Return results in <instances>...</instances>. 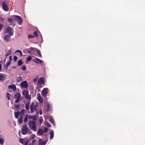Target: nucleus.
Here are the masks:
<instances>
[{
  "mask_svg": "<svg viewBox=\"0 0 145 145\" xmlns=\"http://www.w3.org/2000/svg\"><path fill=\"white\" fill-rule=\"evenodd\" d=\"M28 125L31 130L36 131L37 130V124L36 122L33 120H29Z\"/></svg>",
  "mask_w": 145,
  "mask_h": 145,
  "instance_id": "f257e3e1",
  "label": "nucleus"
},
{
  "mask_svg": "<svg viewBox=\"0 0 145 145\" xmlns=\"http://www.w3.org/2000/svg\"><path fill=\"white\" fill-rule=\"evenodd\" d=\"M30 131V129L28 128L27 125L25 124L23 126L22 129V133L23 135L27 134L28 131Z\"/></svg>",
  "mask_w": 145,
  "mask_h": 145,
  "instance_id": "f03ea898",
  "label": "nucleus"
},
{
  "mask_svg": "<svg viewBox=\"0 0 145 145\" xmlns=\"http://www.w3.org/2000/svg\"><path fill=\"white\" fill-rule=\"evenodd\" d=\"M38 107V106L36 104L35 105L34 103H32L30 106L31 113H32L34 112V111L36 110Z\"/></svg>",
  "mask_w": 145,
  "mask_h": 145,
  "instance_id": "7ed1b4c3",
  "label": "nucleus"
},
{
  "mask_svg": "<svg viewBox=\"0 0 145 145\" xmlns=\"http://www.w3.org/2000/svg\"><path fill=\"white\" fill-rule=\"evenodd\" d=\"M15 19L17 22L19 24L21 25L22 23V19L21 17L19 16L15 15L14 16Z\"/></svg>",
  "mask_w": 145,
  "mask_h": 145,
  "instance_id": "20e7f679",
  "label": "nucleus"
},
{
  "mask_svg": "<svg viewBox=\"0 0 145 145\" xmlns=\"http://www.w3.org/2000/svg\"><path fill=\"white\" fill-rule=\"evenodd\" d=\"M21 97V95L19 93H18L15 95L14 98L16 99L15 102L16 103H18L20 101Z\"/></svg>",
  "mask_w": 145,
  "mask_h": 145,
  "instance_id": "39448f33",
  "label": "nucleus"
},
{
  "mask_svg": "<svg viewBox=\"0 0 145 145\" xmlns=\"http://www.w3.org/2000/svg\"><path fill=\"white\" fill-rule=\"evenodd\" d=\"M48 89L47 88H44L41 92L42 96L43 97H45L48 93Z\"/></svg>",
  "mask_w": 145,
  "mask_h": 145,
  "instance_id": "423d86ee",
  "label": "nucleus"
},
{
  "mask_svg": "<svg viewBox=\"0 0 145 145\" xmlns=\"http://www.w3.org/2000/svg\"><path fill=\"white\" fill-rule=\"evenodd\" d=\"M2 8L5 11H8V7L6 3L3 2L2 3Z\"/></svg>",
  "mask_w": 145,
  "mask_h": 145,
  "instance_id": "0eeeda50",
  "label": "nucleus"
},
{
  "mask_svg": "<svg viewBox=\"0 0 145 145\" xmlns=\"http://www.w3.org/2000/svg\"><path fill=\"white\" fill-rule=\"evenodd\" d=\"M45 83L44 80L42 77H41L38 80L37 84L38 85H42Z\"/></svg>",
  "mask_w": 145,
  "mask_h": 145,
  "instance_id": "6e6552de",
  "label": "nucleus"
},
{
  "mask_svg": "<svg viewBox=\"0 0 145 145\" xmlns=\"http://www.w3.org/2000/svg\"><path fill=\"white\" fill-rule=\"evenodd\" d=\"M28 86V85L26 81H24L21 84V87L23 88H26Z\"/></svg>",
  "mask_w": 145,
  "mask_h": 145,
  "instance_id": "1a4fd4ad",
  "label": "nucleus"
},
{
  "mask_svg": "<svg viewBox=\"0 0 145 145\" xmlns=\"http://www.w3.org/2000/svg\"><path fill=\"white\" fill-rule=\"evenodd\" d=\"M36 136L34 134H32L29 137V139H27L28 141L30 142L32 140H33L34 138H35Z\"/></svg>",
  "mask_w": 145,
  "mask_h": 145,
  "instance_id": "9d476101",
  "label": "nucleus"
},
{
  "mask_svg": "<svg viewBox=\"0 0 145 145\" xmlns=\"http://www.w3.org/2000/svg\"><path fill=\"white\" fill-rule=\"evenodd\" d=\"M43 130L42 129H39L37 131V133L39 135H42L43 134Z\"/></svg>",
  "mask_w": 145,
  "mask_h": 145,
  "instance_id": "9b49d317",
  "label": "nucleus"
},
{
  "mask_svg": "<svg viewBox=\"0 0 145 145\" xmlns=\"http://www.w3.org/2000/svg\"><path fill=\"white\" fill-rule=\"evenodd\" d=\"M39 142V145H45L46 143V142L45 141L42 142V139H40Z\"/></svg>",
  "mask_w": 145,
  "mask_h": 145,
  "instance_id": "f8f14e48",
  "label": "nucleus"
},
{
  "mask_svg": "<svg viewBox=\"0 0 145 145\" xmlns=\"http://www.w3.org/2000/svg\"><path fill=\"white\" fill-rule=\"evenodd\" d=\"M10 89H12L14 91H15L16 89V88L14 84H12L10 85Z\"/></svg>",
  "mask_w": 145,
  "mask_h": 145,
  "instance_id": "ddd939ff",
  "label": "nucleus"
},
{
  "mask_svg": "<svg viewBox=\"0 0 145 145\" xmlns=\"http://www.w3.org/2000/svg\"><path fill=\"white\" fill-rule=\"evenodd\" d=\"M49 134L50 135V140H51L54 137V132L53 131V130H51L49 133Z\"/></svg>",
  "mask_w": 145,
  "mask_h": 145,
  "instance_id": "4468645a",
  "label": "nucleus"
},
{
  "mask_svg": "<svg viewBox=\"0 0 145 145\" xmlns=\"http://www.w3.org/2000/svg\"><path fill=\"white\" fill-rule=\"evenodd\" d=\"M38 100L40 103H42L43 102V99L40 94H39V95L38 97Z\"/></svg>",
  "mask_w": 145,
  "mask_h": 145,
  "instance_id": "2eb2a0df",
  "label": "nucleus"
},
{
  "mask_svg": "<svg viewBox=\"0 0 145 145\" xmlns=\"http://www.w3.org/2000/svg\"><path fill=\"white\" fill-rule=\"evenodd\" d=\"M9 35H7L5 36L4 39V41L5 42H8L9 40Z\"/></svg>",
  "mask_w": 145,
  "mask_h": 145,
  "instance_id": "dca6fc26",
  "label": "nucleus"
},
{
  "mask_svg": "<svg viewBox=\"0 0 145 145\" xmlns=\"http://www.w3.org/2000/svg\"><path fill=\"white\" fill-rule=\"evenodd\" d=\"M29 105H30V103L27 102L26 103L25 105V108L26 109L28 110H29Z\"/></svg>",
  "mask_w": 145,
  "mask_h": 145,
  "instance_id": "f3484780",
  "label": "nucleus"
},
{
  "mask_svg": "<svg viewBox=\"0 0 145 145\" xmlns=\"http://www.w3.org/2000/svg\"><path fill=\"white\" fill-rule=\"evenodd\" d=\"M34 50V48H31L29 50H28L27 52L30 54L33 53V51Z\"/></svg>",
  "mask_w": 145,
  "mask_h": 145,
  "instance_id": "a211bd4d",
  "label": "nucleus"
},
{
  "mask_svg": "<svg viewBox=\"0 0 145 145\" xmlns=\"http://www.w3.org/2000/svg\"><path fill=\"white\" fill-rule=\"evenodd\" d=\"M22 93L25 96L29 93V92L28 91L27 89H25L23 91Z\"/></svg>",
  "mask_w": 145,
  "mask_h": 145,
  "instance_id": "6ab92c4d",
  "label": "nucleus"
},
{
  "mask_svg": "<svg viewBox=\"0 0 145 145\" xmlns=\"http://www.w3.org/2000/svg\"><path fill=\"white\" fill-rule=\"evenodd\" d=\"M16 53H17V55H18V56H22V52L20 50H17L16 52Z\"/></svg>",
  "mask_w": 145,
  "mask_h": 145,
  "instance_id": "aec40b11",
  "label": "nucleus"
},
{
  "mask_svg": "<svg viewBox=\"0 0 145 145\" xmlns=\"http://www.w3.org/2000/svg\"><path fill=\"white\" fill-rule=\"evenodd\" d=\"M25 112V109H23L21 111L19 112V114L21 116H23V115L24 114Z\"/></svg>",
  "mask_w": 145,
  "mask_h": 145,
  "instance_id": "412c9836",
  "label": "nucleus"
},
{
  "mask_svg": "<svg viewBox=\"0 0 145 145\" xmlns=\"http://www.w3.org/2000/svg\"><path fill=\"white\" fill-rule=\"evenodd\" d=\"M14 30L12 28L10 27V36L12 35H13Z\"/></svg>",
  "mask_w": 145,
  "mask_h": 145,
  "instance_id": "4be33fe9",
  "label": "nucleus"
},
{
  "mask_svg": "<svg viewBox=\"0 0 145 145\" xmlns=\"http://www.w3.org/2000/svg\"><path fill=\"white\" fill-rule=\"evenodd\" d=\"M4 79V76L3 74L2 73H0V81L3 80Z\"/></svg>",
  "mask_w": 145,
  "mask_h": 145,
  "instance_id": "5701e85b",
  "label": "nucleus"
},
{
  "mask_svg": "<svg viewBox=\"0 0 145 145\" xmlns=\"http://www.w3.org/2000/svg\"><path fill=\"white\" fill-rule=\"evenodd\" d=\"M23 116H21L18 119V123L20 124H21L23 121Z\"/></svg>",
  "mask_w": 145,
  "mask_h": 145,
  "instance_id": "b1692460",
  "label": "nucleus"
},
{
  "mask_svg": "<svg viewBox=\"0 0 145 145\" xmlns=\"http://www.w3.org/2000/svg\"><path fill=\"white\" fill-rule=\"evenodd\" d=\"M23 64L22 61L21 60H19L18 62V66H20Z\"/></svg>",
  "mask_w": 145,
  "mask_h": 145,
  "instance_id": "393cba45",
  "label": "nucleus"
},
{
  "mask_svg": "<svg viewBox=\"0 0 145 145\" xmlns=\"http://www.w3.org/2000/svg\"><path fill=\"white\" fill-rule=\"evenodd\" d=\"M19 115H20L19 111H17L15 112V116L16 118H18Z\"/></svg>",
  "mask_w": 145,
  "mask_h": 145,
  "instance_id": "a878e982",
  "label": "nucleus"
},
{
  "mask_svg": "<svg viewBox=\"0 0 145 145\" xmlns=\"http://www.w3.org/2000/svg\"><path fill=\"white\" fill-rule=\"evenodd\" d=\"M25 97L28 100H30L31 99V97L28 94L25 96Z\"/></svg>",
  "mask_w": 145,
  "mask_h": 145,
  "instance_id": "bb28decb",
  "label": "nucleus"
},
{
  "mask_svg": "<svg viewBox=\"0 0 145 145\" xmlns=\"http://www.w3.org/2000/svg\"><path fill=\"white\" fill-rule=\"evenodd\" d=\"M50 122L53 124L54 125V123H55V122H54V119L53 118H52V117H50Z\"/></svg>",
  "mask_w": 145,
  "mask_h": 145,
  "instance_id": "cd10ccee",
  "label": "nucleus"
},
{
  "mask_svg": "<svg viewBox=\"0 0 145 145\" xmlns=\"http://www.w3.org/2000/svg\"><path fill=\"white\" fill-rule=\"evenodd\" d=\"M37 54L39 55V57H41L42 55H41V54L40 52V51L39 50L37 49Z\"/></svg>",
  "mask_w": 145,
  "mask_h": 145,
  "instance_id": "c85d7f7f",
  "label": "nucleus"
},
{
  "mask_svg": "<svg viewBox=\"0 0 145 145\" xmlns=\"http://www.w3.org/2000/svg\"><path fill=\"white\" fill-rule=\"evenodd\" d=\"M36 141V140H33L32 141V142L29 143V145H32H32H34V144L35 143Z\"/></svg>",
  "mask_w": 145,
  "mask_h": 145,
  "instance_id": "c756f323",
  "label": "nucleus"
},
{
  "mask_svg": "<svg viewBox=\"0 0 145 145\" xmlns=\"http://www.w3.org/2000/svg\"><path fill=\"white\" fill-rule=\"evenodd\" d=\"M35 59L37 61H39V64H40L42 63V61L41 60L39 59H38V58H36Z\"/></svg>",
  "mask_w": 145,
  "mask_h": 145,
  "instance_id": "7c9ffc66",
  "label": "nucleus"
},
{
  "mask_svg": "<svg viewBox=\"0 0 145 145\" xmlns=\"http://www.w3.org/2000/svg\"><path fill=\"white\" fill-rule=\"evenodd\" d=\"M19 142L22 144H23L24 142V140L23 138H20L19 140Z\"/></svg>",
  "mask_w": 145,
  "mask_h": 145,
  "instance_id": "2f4dec72",
  "label": "nucleus"
},
{
  "mask_svg": "<svg viewBox=\"0 0 145 145\" xmlns=\"http://www.w3.org/2000/svg\"><path fill=\"white\" fill-rule=\"evenodd\" d=\"M22 78L21 77H19L18 78L17 81L18 82H20L21 80H22Z\"/></svg>",
  "mask_w": 145,
  "mask_h": 145,
  "instance_id": "473e14b6",
  "label": "nucleus"
},
{
  "mask_svg": "<svg viewBox=\"0 0 145 145\" xmlns=\"http://www.w3.org/2000/svg\"><path fill=\"white\" fill-rule=\"evenodd\" d=\"M33 35L35 37H37L38 36V34L37 31H35L33 33Z\"/></svg>",
  "mask_w": 145,
  "mask_h": 145,
  "instance_id": "72a5a7b5",
  "label": "nucleus"
},
{
  "mask_svg": "<svg viewBox=\"0 0 145 145\" xmlns=\"http://www.w3.org/2000/svg\"><path fill=\"white\" fill-rule=\"evenodd\" d=\"M28 39H32L34 38V36L33 35H29L28 36Z\"/></svg>",
  "mask_w": 145,
  "mask_h": 145,
  "instance_id": "f704fd0d",
  "label": "nucleus"
},
{
  "mask_svg": "<svg viewBox=\"0 0 145 145\" xmlns=\"http://www.w3.org/2000/svg\"><path fill=\"white\" fill-rule=\"evenodd\" d=\"M14 105V108L15 109H19V104H18V105Z\"/></svg>",
  "mask_w": 145,
  "mask_h": 145,
  "instance_id": "c9c22d12",
  "label": "nucleus"
},
{
  "mask_svg": "<svg viewBox=\"0 0 145 145\" xmlns=\"http://www.w3.org/2000/svg\"><path fill=\"white\" fill-rule=\"evenodd\" d=\"M4 142V140L3 139L1 138L0 139V143L1 144H3Z\"/></svg>",
  "mask_w": 145,
  "mask_h": 145,
  "instance_id": "e433bc0d",
  "label": "nucleus"
},
{
  "mask_svg": "<svg viewBox=\"0 0 145 145\" xmlns=\"http://www.w3.org/2000/svg\"><path fill=\"white\" fill-rule=\"evenodd\" d=\"M21 69L23 71H25L26 70V66L25 65H23Z\"/></svg>",
  "mask_w": 145,
  "mask_h": 145,
  "instance_id": "4c0bfd02",
  "label": "nucleus"
},
{
  "mask_svg": "<svg viewBox=\"0 0 145 145\" xmlns=\"http://www.w3.org/2000/svg\"><path fill=\"white\" fill-rule=\"evenodd\" d=\"M27 114L26 117L24 119V121L25 122H26L27 121Z\"/></svg>",
  "mask_w": 145,
  "mask_h": 145,
  "instance_id": "58836bf2",
  "label": "nucleus"
},
{
  "mask_svg": "<svg viewBox=\"0 0 145 145\" xmlns=\"http://www.w3.org/2000/svg\"><path fill=\"white\" fill-rule=\"evenodd\" d=\"M32 57L31 56H29L28 57V58L27 59V60L28 61H31L32 59Z\"/></svg>",
  "mask_w": 145,
  "mask_h": 145,
  "instance_id": "ea45409f",
  "label": "nucleus"
},
{
  "mask_svg": "<svg viewBox=\"0 0 145 145\" xmlns=\"http://www.w3.org/2000/svg\"><path fill=\"white\" fill-rule=\"evenodd\" d=\"M17 58H18L16 56H14L13 57L14 61H16L17 60Z\"/></svg>",
  "mask_w": 145,
  "mask_h": 145,
  "instance_id": "a19ab883",
  "label": "nucleus"
},
{
  "mask_svg": "<svg viewBox=\"0 0 145 145\" xmlns=\"http://www.w3.org/2000/svg\"><path fill=\"white\" fill-rule=\"evenodd\" d=\"M3 26V25L2 24H0V31H1L2 30Z\"/></svg>",
  "mask_w": 145,
  "mask_h": 145,
  "instance_id": "79ce46f5",
  "label": "nucleus"
},
{
  "mask_svg": "<svg viewBox=\"0 0 145 145\" xmlns=\"http://www.w3.org/2000/svg\"><path fill=\"white\" fill-rule=\"evenodd\" d=\"M5 32L9 33V27H8L5 30Z\"/></svg>",
  "mask_w": 145,
  "mask_h": 145,
  "instance_id": "37998d69",
  "label": "nucleus"
},
{
  "mask_svg": "<svg viewBox=\"0 0 145 145\" xmlns=\"http://www.w3.org/2000/svg\"><path fill=\"white\" fill-rule=\"evenodd\" d=\"M48 130V128H47V127H45L44 128V130L43 131L44 133L46 132Z\"/></svg>",
  "mask_w": 145,
  "mask_h": 145,
  "instance_id": "c03bdc74",
  "label": "nucleus"
},
{
  "mask_svg": "<svg viewBox=\"0 0 145 145\" xmlns=\"http://www.w3.org/2000/svg\"><path fill=\"white\" fill-rule=\"evenodd\" d=\"M38 79L37 77L33 79V81L34 82H35Z\"/></svg>",
  "mask_w": 145,
  "mask_h": 145,
  "instance_id": "a18cd8bd",
  "label": "nucleus"
},
{
  "mask_svg": "<svg viewBox=\"0 0 145 145\" xmlns=\"http://www.w3.org/2000/svg\"><path fill=\"white\" fill-rule=\"evenodd\" d=\"M10 23H12V21H13V19L12 18H10Z\"/></svg>",
  "mask_w": 145,
  "mask_h": 145,
  "instance_id": "49530a36",
  "label": "nucleus"
},
{
  "mask_svg": "<svg viewBox=\"0 0 145 145\" xmlns=\"http://www.w3.org/2000/svg\"><path fill=\"white\" fill-rule=\"evenodd\" d=\"M8 55H9V51L6 53L5 54V55L6 57L8 56Z\"/></svg>",
  "mask_w": 145,
  "mask_h": 145,
  "instance_id": "de8ad7c7",
  "label": "nucleus"
},
{
  "mask_svg": "<svg viewBox=\"0 0 145 145\" xmlns=\"http://www.w3.org/2000/svg\"><path fill=\"white\" fill-rule=\"evenodd\" d=\"M39 121L40 123V124H41L43 121V120L42 119H40L39 120Z\"/></svg>",
  "mask_w": 145,
  "mask_h": 145,
  "instance_id": "09e8293b",
  "label": "nucleus"
},
{
  "mask_svg": "<svg viewBox=\"0 0 145 145\" xmlns=\"http://www.w3.org/2000/svg\"><path fill=\"white\" fill-rule=\"evenodd\" d=\"M7 97L8 98V100H9V93H7Z\"/></svg>",
  "mask_w": 145,
  "mask_h": 145,
  "instance_id": "8fccbe9b",
  "label": "nucleus"
},
{
  "mask_svg": "<svg viewBox=\"0 0 145 145\" xmlns=\"http://www.w3.org/2000/svg\"><path fill=\"white\" fill-rule=\"evenodd\" d=\"M29 142V141H28V140H27L24 145H27L28 144V142Z\"/></svg>",
  "mask_w": 145,
  "mask_h": 145,
  "instance_id": "3c124183",
  "label": "nucleus"
},
{
  "mask_svg": "<svg viewBox=\"0 0 145 145\" xmlns=\"http://www.w3.org/2000/svg\"><path fill=\"white\" fill-rule=\"evenodd\" d=\"M47 126L48 127H51V125L49 123H47Z\"/></svg>",
  "mask_w": 145,
  "mask_h": 145,
  "instance_id": "603ef678",
  "label": "nucleus"
},
{
  "mask_svg": "<svg viewBox=\"0 0 145 145\" xmlns=\"http://www.w3.org/2000/svg\"><path fill=\"white\" fill-rule=\"evenodd\" d=\"M9 66V61H8L6 65V67L7 68L8 67V66Z\"/></svg>",
  "mask_w": 145,
  "mask_h": 145,
  "instance_id": "864d4df0",
  "label": "nucleus"
},
{
  "mask_svg": "<svg viewBox=\"0 0 145 145\" xmlns=\"http://www.w3.org/2000/svg\"><path fill=\"white\" fill-rule=\"evenodd\" d=\"M50 104H48L47 105V107L48 109L49 110L50 108Z\"/></svg>",
  "mask_w": 145,
  "mask_h": 145,
  "instance_id": "5fc2aeb1",
  "label": "nucleus"
},
{
  "mask_svg": "<svg viewBox=\"0 0 145 145\" xmlns=\"http://www.w3.org/2000/svg\"><path fill=\"white\" fill-rule=\"evenodd\" d=\"M32 119L34 120H36V118L35 116H33L32 117Z\"/></svg>",
  "mask_w": 145,
  "mask_h": 145,
  "instance_id": "6e6d98bb",
  "label": "nucleus"
},
{
  "mask_svg": "<svg viewBox=\"0 0 145 145\" xmlns=\"http://www.w3.org/2000/svg\"><path fill=\"white\" fill-rule=\"evenodd\" d=\"M12 60V56H10V60Z\"/></svg>",
  "mask_w": 145,
  "mask_h": 145,
  "instance_id": "4d7b16f0",
  "label": "nucleus"
},
{
  "mask_svg": "<svg viewBox=\"0 0 145 145\" xmlns=\"http://www.w3.org/2000/svg\"><path fill=\"white\" fill-rule=\"evenodd\" d=\"M28 118L29 119H31V118H32V117L31 116H28Z\"/></svg>",
  "mask_w": 145,
  "mask_h": 145,
  "instance_id": "13d9d810",
  "label": "nucleus"
},
{
  "mask_svg": "<svg viewBox=\"0 0 145 145\" xmlns=\"http://www.w3.org/2000/svg\"><path fill=\"white\" fill-rule=\"evenodd\" d=\"M42 112L41 111L40 112V114L41 115L42 114Z\"/></svg>",
  "mask_w": 145,
  "mask_h": 145,
  "instance_id": "bf43d9fd",
  "label": "nucleus"
},
{
  "mask_svg": "<svg viewBox=\"0 0 145 145\" xmlns=\"http://www.w3.org/2000/svg\"><path fill=\"white\" fill-rule=\"evenodd\" d=\"M1 65H0V71L1 70Z\"/></svg>",
  "mask_w": 145,
  "mask_h": 145,
  "instance_id": "052dcab7",
  "label": "nucleus"
},
{
  "mask_svg": "<svg viewBox=\"0 0 145 145\" xmlns=\"http://www.w3.org/2000/svg\"><path fill=\"white\" fill-rule=\"evenodd\" d=\"M7 20L9 22V18H7Z\"/></svg>",
  "mask_w": 145,
  "mask_h": 145,
  "instance_id": "680f3d73",
  "label": "nucleus"
},
{
  "mask_svg": "<svg viewBox=\"0 0 145 145\" xmlns=\"http://www.w3.org/2000/svg\"><path fill=\"white\" fill-rule=\"evenodd\" d=\"M34 62H35L37 63H38L36 61H34Z\"/></svg>",
  "mask_w": 145,
  "mask_h": 145,
  "instance_id": "e2e57ef3",
  "label": "nucleus"
},
{
  "mask_svg": "<svg viewBox=\"0 0 145 145\" xmlns=\"http://www.w3.org/2000/svg\"><path fill=\"white\" fill-rule=\"evenodd\" d=\"M32 132H31L30 133H32Z\"/></svg>",
  "mask_w": 145,
  "mask_h": 145,
  "instance_id": "0e129e2a",
  "label": "nucleus"
},
{
  "mask_svg": "<svg viewBox=\"0 0 145 145\" xmlns=\"http://www.w3.org/2000/svg\"><path fill=\"white\" fill-rule=\"evenodd\" d=\"M8 88H9V86H8Z\"/></svg>",
  "mask_w": 145,
  "mask_h": 145,
  "instance_id": "69168bd1",
  "label": "nucleus"
},
{
  "mask_svg": "<svg viewBox=\"0 0 145 145\" xmlns=\"http://www.w3.org/2000/svg\"><path fill=\"white\" fill-rule=\"evenodd\" d=\"M5 66H5H5H4V67H5Z\"/></svg>",
  "mask_w": 145,
  "mask_h": 145,
  "instance_id": "338daca9",
  "label": "nucleus"
}]
</instances>
